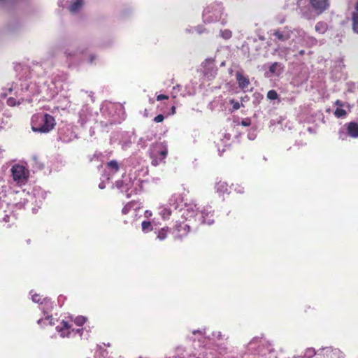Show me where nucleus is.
I'll list each match as a JSON object with an SVG mask.
<instances>
[{
	"instance_id": "obj_11",
	"label": "nucleus",
	"mask_w": 358,
	"mask_h": 358,
	"mask_svg": "<svg viewBox=\"0 0 358 358\" xmlns=\"http://www.w3.org/2000/svg\"><path fill=\"white\" fill-rule=\"evenodd\" d=\"M316 354L315 350L314 348H308L305 354L303 355V358H312Z\"/></svg>"
},
{
	"instance_id": "obj_24",
	"label": "nucleus",
	"mask_w": 358,
	"mask_h": 358,
	"mask_svg": "<svg viewBox=\"0 0 358 358\" xmlns=\"http://www.w3.org/2000/svg\"><path fill=\"white\" fill-rule=\"evenodd\" d=\"M168 99V96L164 95V94H159L157 96V101H162V100H164V99Z\"/></svg>"
},
{
	"instance_id": "obj_13",
	"label": "nucleus",
	"mask_w": 358,
	"mask_h": 358,
	"mask_svg": "<svg viewBox=\"0 0 358 358\" xmlns=\"http://www.w3.org/2000/svg\"><path fill=\"white\" fill-rule=\"evenodd\" d=\"M267 98L270 100H275L278 98V94L275 90H272L268 92Z\"/></svg>"
},
{
	"instance_id": "obj_9",
	"label": "nucleus",
	"mask_w": 358,
	"mask_h": 358,
	"mask_svg": "<svg viewBox=\"0 0 358 358\" xmlns=\"http://www.w3.org/2000/svg\"><path fill=\"white\" fill-rule=\"evenodd\" d=\"M352 28L354 31L358 34V13H357L352 15Z\"/></svg>"
},
{
	"instance_id": "obj_2",
	"label": "nucleus",
	"mask_w": 358,
	"mask_h": 358,
	"mask_svg": "<svg viewBox=\"0 0 358 358\" xmlns=\"http://www.w3.org/2000/svg\"><path fill=\"white\" fill-rule=\"evenodd\" d=\"M13 180L17 183H24L29 176V171L23 166L15 164L11 168Z\"/></svg>"
},
{
	"instance_id": "obj_33",
	"label": "nucleus",
	"mask_w": 358,
	"mask_h": 358,
	"mask_svg": "<svg viewBox=\"0 0 358 358\" xmlns=\"http://www.w3.org/2000/svg\"><path fill=\"white\" fill-rule=\"evenodd\" d=\"M175 109H176V108H175V107H174V106H173V107H172V111H173V113L175 112Z\"/></svg>"
},
{
	"instance_id": "obj_20",
	"label": "nucleus",
	"mask_w": 358,
	"mask_h": 358,
	"mask_svg": "<svg viewBox=\"0 0 358 358\" xmlns=\"http://www.w3.org/2000/svg\"><path fill=\"white\" fill-rule=\"evenodd\" d=\"M229 102H230V103H231L233 105L234 110H238L240 108L241 104L238 101H236L234 99H231L229 101Z\"/></svg>"
},
{
	"instance_id": "obj_3",
	"label": "nucleus",
	"mask_w": 358,
	"mask_h": 358,
	"mask_svg": "<svg viewBox=\"0 0 358 358\" xmlns=\"http://www.w3.org/2000/svg\"><path fill=\"white\" fill-rule=\"evenodd\" d=\"M310 3L317 14H321L329 6V0H310Z\"/></svg>"
},
{
	"instance_id": "obj_27",
	"label": "nucleus",
	"mask_w": 358,
	"mask_h": 358,
	"mask_svg": "<svg viewBox=\"0 0 358 358\" xmlns=\"http://www.w3.org/2000/svg\"><path fill=\"white\" fill-rule=\"evenodd\" d=\"M335 103L336 106H338L339 107L343 106V103L339 100H337Z\"/></svg>"
},
{
	"instance_id": "obj_30",
	"label": "nucleus",
	"mask_w": 358,
	"mask_h": 358,
	"mask_svg": "<svg viewBox=\"0 0 358 358\" xmlns=\"http://www.w3.org/2000/svg\"><path fill=\"white\" fill-rule=\"evenodd\" d=\"M304 50L299 51V55H303L304 54Z\"/></svg>"
},
{
	"instance_id": "obj_1",
	"label": "nucleus",
	"mask_w": 358,
	"mask_h": 358,
	"mask_svg": "<svg viewBox=\"0 0 358 358\" xmlns=\"http://www.w3.org/2000/svg\"><path fill=\"white\" fill-rule=\"evenodd\" d=\"M55 125V118L49 114L34 115L32 117L31 129L35 132L48 133L54 128Z\"/></svg>"
},
{
	"instance_id": "obj_22",
	"label": "nucleus",
	"mask_w": 358,
	"mask_h": 358,
	"mask_svg": "<svg viewBox=\"0 0 358 358\" xmlns=\"http://www.w3.org/2000/svg\"><path fill=\"white\" fill-rule=\"evenodd\" d=\"M241 124L244 127H248L251 124V121L250 119H244L241 121Z\"/></svg>"
},
{
	"instance_id": "obj_12",
	"label": "nucleus",
	"mask_w": 358,
	"mask_h": 358,
	"mask_svg": "<svg viewBox=\"0 0 358 358\" xmlns=\"http://www.w3.org/2000/svg\"><path fill=\"white\" fill-rule=\"evenodd\" d=\"M87 319L85 317H83V316H78V317H76L74 320V322L76 323V325L78 326H82L85 324V322H86Z\"/></svg>"
},
{
	"instance_id": "obj_8",
	"label": "nucleus",
	"mask_w": 358,
	"mask_h": 358,
	"mask_svg": "<svg viewBox=\"0 0 358 358\" xmlns=\"http://www.w3.org/2000/svg\"><path fill=\"white\" fill-rule=\"evenodd\" d=\"M83 5V0H76L73 3H72L70 7L69 10L72 13H76L82 7Z\"/></svg>"
},
{
	"instance_id": "obj_21",
	"label": "nucleus",
	"mask_w": 358,
	"mask_h": 358,
	"mask_svg": "<svg viewBox=\"0 0 358 358\" xmlns=\"http://www.w3.org/2000/svg\"><path fill=\"white\" fill-rule=\"evenodd\" d=\"M164 119V117L163 115L162 114H159L158 115H157L155 118H154V121L155 122H162Z\"/></svg>"
},
{
	"instance_id": "obj_26",
	"label": "nucleus",
	"mask_w": 358,
	"mask_h": 358,
	"mask_svg": "<svg viewBox=\"0 0 358 358\" xmlns=\"http://www.w3.org/2000/svg\"><path fill=\"white\" fill-rule=\"evenodd\" d=\"M8 104L9 106H14L15 105L14 99H12V98L8 99Z\"/></svg>"
},
{
	"instance_id": "obj_7",
	"label": "nucleus",
	"mask_w": 358,
	"mask_h": 358,
	"mask_svg": "<svg viewBox=\"0 0 358 358\" xmlns=\"http://www.w3.org/2000/svg\"><path fill=\"white\" fill-rule=\"evenodd\" d=\"M315 31L320 34H324L328 29V25L324 22H318L315 25Z\"/></svg>"
},
{
	"instance_id": "obj_28",
	"label": "nucleus",
	"mask_w": 358,
	"mask_h": 358,
	"mask_svg": "<svg viewBox=\"0 0 358 358\" xmlns=\"http://www.w3.org/2000/svg\"><path fill=\"white\" fill-rule=\"evenodd\" d=\"M128 211H129V208H128L127 207H124V208H122V213H123L124 214H127V213H128Z\"/></svg>"
},
{
	"instance_id": "obj_17",
	"label": "nucleus",
	"mask_w": 358,
	"mask_h": 358,
	"mask_svg": "<svg viewBox=\"0 0 358 358\" xmlns=\"http://www.w3.org/2000/svg\"><path fill=\"white\" fill-rule=\"evenodd\" d=\"M167 234V231L165 229H162L159 231L157 234V238L162 241L166 238Z\"/></svg>"
},
{
	"instance_id": "obj_14",
	"label": "nucleus",
	"mask_w": 358,
	"mask_h": 358,
	"mask_svg": "<svg viewBox=\"0 0 358 358\" xmlns=\"http://www.w3.org/2000/svg\"><path fill=\"white\" fill-rule=\"evenodd\" d=\"M334 115L337 117H342L345 116L346 111L345 110L342 109V108H338L334 111Z\"/></svg>"
},
{
	"instance_id": "obj_29",
	"label": "nucleus",
	"mask_w": 358,
	"mask_h": 358,
	"mask_svg": "<svg viewBox=\"0 0 358 358\" xmlns=\"http://www.w3.org/2000/svg\"><path fill=\"white\" fill-rule=\"evenodd\" d=\"M192 333H193L194 334H197V333H198V334H203V331H201V330H194V331H193V332H192Z\"/></svg>"
},
{
	"instance_id": "obj_25",
	"label": "nucleus",
	"mask_w": 358,
	"mask_h": 358,
	"mask_svg": "<svg viewBox=\"0 0 358 358\" xmlns=\"http://www.w3.org/2000/svg\"><path fill=\"white\" fill-rule=\"evenodd\" d=\"M32 300L34 302H39L40 300H41V297L38 294H34V295L32 296Z\"/></svg>"
},
{
	"instance_id": "obj_31",
	"label": "nucleus",
	"mask_w": 358,
	"mask_h": 358,
	"mask_svg": "<svg viewBox=\"0 0 358 358\" xmlns=\"http://www.w3.org/2000/svg\"><path fill=\"white\" fill-rule=\"evenodd\" d=\"M157 164H158L157 162H156L155 160L152 161V164L157 165Z\"/></svg>"
},
{
	"instance_id": "obj_10",
	"label": "nucleus",
	"mask_w": 358,
	"mask_h": 358,
	"mask_svg": "<svg viewBox=\"0 0 358 358\" xmlns=\"http://www.w3.org/2000/svg\"><path fill=\"white\" fill-rule=\"evenodd\" d=\"M107 166L114 170L115 172H117L119 171V164L116 160H111L108 162Z\"/></svg>"
},
{
	"instance_id": "obj_23",
	"label": "nucleus",
	"mask_w": 358,
	"mask_h": 358,
	"mask_svg": "<svg viewBox=\"0 0 358 358\" xmlns=\"http://www.w3.org/2000/svg\"><path fill=\"white\" fill-rule=\"evenodd\" d=\"M168 150L166 148H164L162 150L160 151V155L162 156V159H164L167 155Z\"/></svg>"
},
{
	"instance_id": "obj_18",
	"label": "nucleus",
	"mask_w": 358,
	"mask_h": 358,
	"mask_svg": "<svg viewBox=\"0 0 358 358\" xmlns=\"http://www.w3.org/2000/svg\"><path fill=\"white\" fill-rule=\"evenodd\" d=\"M280 66V64L278 62H274L271 64V66L269 67V71L275 74L277 73V68Z\"/></svg>"
},
{
	"instance_id": "obj_16",
	"label": "nucleus",
	"mask_w": 358,
	"mask_h": 358,
	"mask_svg": "<svg viewBox=\"0 0 358 358\" xmlns=\"http://www.w3.org/2000/svg\"><path fill=\"white\" fill-rule=\"evenodd\" d=\"M62 327L59 329V331L62 332V336H65V332L64 331H68L70 328V325L68 324L67 322H65V321H62Z\"/></svg>"
},
{
	"instance_id": "obj_15",
	"label": "nucleus",
	"mask_w": 358,
	"mask_h": 358,
	"mask_svg": "<svg viewBox=\"0 0 358 358\" xmlns=\"http://www.w3.org/2000/svg\"><path fill=\"white\" fill-rule=\"evenodd\" d=\"M142 229L144 231H151V223L149 221H143L141 224Z\"/></svg>"
},
{
	"instance_id": "obj_19",
	"label": "nucleus",
	"mask_w": 358,
	"mask_h": 358,
	"mask_svg": "<svg viewBox=\"0 0 358 358\" xmlns=\"http://www.w3.org/2000/svg\"><path fill=\"white\" fill-rule=\"evenodd\" d=\"M231 31L229 30H224L221 31V36L225 39H229L231 37Z\"/></svg>"
},
{
	"instance_id": "obj_32",
	"label": "nucleus",
	"mask_w": 358,
	"mask_h": 358,
	"mask_svg": "<svg viewBox=\"0 0 358 358\" xmlns=\"http://www.w3.org/2000/svg\"><path fill=\"white\" fill-rule=\"evenodd\" d=\"M42 321H43V320H42V319L38 320V324H40L41 323V322H42Z\"/></svg>"
},
{
	"instance_id": "obj_6",
	"label": "nucleus",
	"mask_w": 358,
	"mask_h": 358,
	"mask_svg": "<svg viewBox=\"0 0 358 358\" xmlns=\"http://www.w3.org/2000/svg\"><path fill=\"white\" fill-rule=\"evenodd\" d=\"M273 34L281 41H285L290 38V34L287 31L276 30Z\"/></svg>"
},
{
	"instance_id": "obj_4",
	"label": "nucleus",
	"mask_w": 358,
	"mask_h": 358,
	"mask_svg": "<svg viewBox=\"0 0 358 358\" xmlns=\"http://www.w3.org/2000/svg\"><path fill=\"white\" fill-rule=\"evenodd\" d=\"M347 131L350 136L352 138H358V124L351 122L347 125Z\"/></svg>"
},
{
	"instance_id": "obj_5",
	"label": "nucleus",
	"mask_w": 358,
	"mask_h": 358,
	"mask_svg": "<svg viewBox=\"0 0 358 358\" xmlns=\"http://www.w3.org/2000/svg\"><path fill=\"white\" fill-rule=\"evenodd\" d=\"M236 80L238 83L239 87L242 90L247 88L250 84L249 79L239 73H236Z\"/></svg>"
},
{
	"instance_id": "obj_34",
	"label": "nucleus",
	"mask_w": 358,
	"mask_h": 358,
	"mask_svg": "<svg viewBox=\"0 0 358 358\" xmlns=\"http://www.w3.org/2000/svg\"><path fill=\"white\" fill-rule=\"evenodd\" d=\"M196 358H199V357H196Z\"/></svg>"
}]
</instances>
